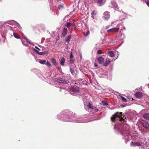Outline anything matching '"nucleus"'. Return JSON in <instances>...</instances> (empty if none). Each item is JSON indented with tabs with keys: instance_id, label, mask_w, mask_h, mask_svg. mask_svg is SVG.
<instances>
[{
	"instance_id": "1",
	"label": "nucleus",
	"mask_w": 149,
	"mask_h": 149,
	"mask_svg": "<svg viewBox=\"0 0 149 149\" xmlns=\"http://www.w3.org/2000/svg\"><path fill=\"white\" fill-rule=\"evenodd\" d=\"M114 128L117 129L124 136V138L125 140L126 143L127 142L126 140L128 141L131 139L132 136L129 133V127L127 125L122 123L118 124L116 123L114 125Z\"/></svg>"
},
{
	"instance_id": "2",
	"label": "nucleus",
	"mask_w": 149,
	"mask_h": 149,
	"mask_svg": "<svg viewBox=\"0 0 149 149\" xmlns=\"http://www.w3.org/2000/svg\"><path fill=\"white\" fill-rule=\"evenodd\" d=\"M122 113L121 112L116 113L111 118L112 121H117L118 120L119 122H121L123 120V119L122 117Z\"/></svg>"
},
{
	"instance_id": "3",
	"label": "nucleus",
	"mask_w": 149,
	"mask_h": 149,
	"mask_svg": "<svg viewBox=\"0 0 149 149\" xmlns=\"http://www.w3.org/2000/svg\"><path fill=\"white\" fill-rule=\"evenodd\" d=\"M84 105L85 109L86 110H87L89 112H92L94 110L90 102H89L86 104L84 102Z\"/></svg>"
},
{
	"instance_id": "4",
	"label": "nucleus",
	"mask_w": 149,
	"mask_h": 149,
	"mask_svg": "<svg viewBox=\"0 0 149 149\" xmlns=\"http://www.w3.org/2000/svg\"><path fill=\"white\" fill-rule=\"evenodd\" d=\"M9 24L10 25L15 26L14 27V28L16 29L17 27H18L20 29L21 28V26L16 21H11L9 22Z\"/></svg>"
},
{
	"instance_id": "5",
	"label": "nucleus",
	"mask_w": 149,
	"mask_h": 149,
	"mask_svg": "<svg viewBox=\"0 0 149 149\" xmlns=\"http://www.w3.org/2000/svg\"><path fill=\"white\" fill-rule=\"evenodd\" d=\"M139 122L142 126L145 128H146L149 127V124L146 121L141 119Z\"/></svg>"
},
{
	"instance_id": "6",
	"label": "nucleus",
	"mask_w": 149,
	"mask_h": 149,
	"mask_svg": "<svg viewBox=\"0 0 149 149\" xmlns=\"http://www.w3.org/2000/svg\"><path fill=\"white\" fill-rule=\"evenodd\" d=\"M110 6L111 7L113 8L114 9L116 10H118V9L119 8V7L117 4L114 1H111L110 4Z\"/></svg>"
},
{
	"instance_id": "7",
	"label": "nucleus",
	"mask_w": 149,
	"mask_h": 149,
	"mask_svg": "<svg viewBox=\"0 0 149 149\" xmlns=\"http://www.w3.org/2000/svg\"><path fill=\"white\" fill-rule=\"evenodd\" d=\"M110 17L109 13L108 11H105L104 13L102 18L104 19L107 20L109 19Z\"/></svg>"
},
{
	"instance_id": "8",
	"label": "nucleus",
	"mask_w": 149,
	"mask_h": 149,
	"mask_svg": "<svg viewBox=\"0 0 149 149\" xmlns=\"http://www.w3.org/2000/svg\"><path fill=\"white\" fill-rule=\"evenodd\" d=\"M56 81L59 83L68 84V81L67 80H65L64 79L61 78H57Z\"/></svg>"
},
{
	"instance_id": "9",
	"label": "nucleus",
	"mask_w": 149,
	"mask_h": 149,
	"mask_svg": "<svg viewBox=\"0 0 149 149\" xmlns=\"http://www.w3.org/2000/svg\"><path fill=\"white\" fill-rule=\"evenodd\" d=\"M118 27H114L112 28L111 29H108L107 31L108 32H117L118 30H119V26H118V25H117Z\"/></svg>"
},
{
	"instance_id": "10",
	"label": "nucleus",
	"mask_w": 149,
	"mask_h": 149,
	"mask_svg": "<svg viewBox=\"0 0 149 149\" xmlns=\"http://www.w3.org/2000/svg\"><path fill=\"white\" fill-rule=\"evenodd\" d=\"M71 89L73 92L75 93L78 92L79 90V88L76 86H72Z\"/></svg>"
},
{
	"instance_id": "11",
	"label": "nucleus",
	"mask_w": 149,
	"mask_h": 149,
	"mask_svg": "<svg viewBox=\"0 0 149 149\" xmlns=\"http://www.w3.org/2000/svg\"><path fill=\"white\" fill-rule=\"evenodd\" d=\"M97 60L100 63H103L104 61V58L102 56H100L97 58Z\"/></svg>"
},
{
	"instance_id": "12",
	"label": "nucleus",
	"mask_w": 149,
	"mask_h": 149,
	"mask_svg": "<svg viewBox=\"0 0 149 149\" xmlns=\"http://www.w3.org/2000/svg\"><path fill=\"white\" fill-rule=\"evenodd\" d=\"M132 142V144H131V146H133V147H135V146H141V143L139 142H135L133 143Z\"/></svg>"
},
{
	"instance_id": "13",
	"label": "nucleus",
	"mask_w": 149,
	"mask_h": 149,
	"mask_svg": "<svg viewBox=\"0 0 149 149\" xmlns=\"http://www.w3.org/2000/svg\"><path fill=\"white\" fill-rule=\"evenodd\" d=\"M135 96L138 98H141L142 97V94L141 92H137L135 94Z\"/></svg>"
},
{
	"instance_id": "14",
	"label": "nucleus",
	"mask_w": 149,
	"mask_h": 149,
	"mask_svg": "<svg viewBox=\"0 0 149 149\" xmlns=\"http://www.w3.org/2000/svg\"><path fill=\"white\" fill-rule=\"evenodd\" d=\"M143 117L147 120H149V113H146L143 115Z\"/></svg>"
},
{
	"instance_id": "15",
	"label": "nucleus",
	"mask_w": 149,
	"mask_h": 149,
	"mask_svg": "<svg viewBox=\"0 0 149 149\" xmlns=\"http://www.w3.org/2000/svg\"><path fill=\"white\" fill-rule=\"evenodd\" d=\"M108 53L109 56L111 57H113L115 56V54L113 51H109Z\"/></svg>"
},
{
	"instance_id": "16",
	"label": "nucleus",
	"mask_w": 149,
	"mask_h": 149,
	"mask_svg": "<svg viewBox=\"0 0 149 149\" xmlns=\"http://www.w3.org/2000/svg\"><path fill=\"white\" fill-rule=\"evenodd\" d=\"M66 25L67 27L68 28H69L71 26L73 27H74L75 26V24H74L68 22H67L66 23Z\"/></svg>"
},
{
	"instance_id": "17",
	"label": "nucleus",
	"mask_w": 149,
	"mask_h": 149,
	"mask_svg": "<svg viewBox=\"0 0 149 149\" xmlns=\"http://www.w3.org/2000/svg\"><path fill=\"white\" fill-rule=\"evenodd\" d=\"M67 32L68 30L67 28L65 27H64L63 29L62 35L63 36H65L67 34Z\"/></svg>"
},
{
	"instance_id": "18",
	"label": "nucleus",
	"mask_w": 149,
	"mask_h": 149,
	"mask_svg": "<svg viewBox=\"0 0 149 149\" xmlns=\"http://www.w3.org/2000/svg\"><path fill=\"white\" fill-rule=\"evenodd\" d=\"M110 62L111 61H110V59H107L105 60V62L104 63L103 65L105 66H107L109 64Z\"/></svg>"
},
{
	"instance_id": "19",
	"label": "nucleus",
	"mask_w": 149,
	"mask_h": 149,
	"mask_svg": "<svg viewBox=\"0 0 149 149\" xmlns=\"http://www.w3.org/2000/svg\"><path fill=\"white\" fill-rule=\"evenodd\" d=\"M65 59L63 57L62 58L60 61V63L61 65L63 66L64 65L65 62Z\"/></svg>"
},
{
	"instance_id": "20",
	"label": "nucleus",
	"mask_w": 149,
	"mask_h": 149,
	"mask_svg": "<svg viewBox=\"0 0 149 149\" xmlns=\"http://www.w3.org/2000/svg\"><path fill=\"white\" fill-rule=\"evenodd\" d=\"M97 3L100 6H102L104 4L103 0H98L97 1Z\"/></svg>"
},
{
	"instance_id": "21",
	"label": "nucleus",
	"mask_w": 149,
	"mask_h": 149,
	"mask_svg": "<svg viewBox=\"0 0 149 149\" xmlns=\"http://www.w3.org/2000/svg\"><path fill=\"white\" fill-rule=\"evenodd\" d=\"M71 38V36L70 35L67 36L65 39V41L67 43H68L69 42Z\"/></svg>"
},
{
	"instance_id": "22",
	"label": "nucleus",
	"mask_w": 149,
	"mask_h": 149,
	"mask_svg": "<svg viewBox=\"0 0 149 149\" xmlns=\"http://www.w3.org/2000/svg\"><path fill=\"white\" fill-rule=\"evenodd\" d=\"M51 61L54 65H57V63H56V60L55 59L52 58L51 59Z\"/></svg>"
},
{
	"instance_id": "23",
	"label": "nucleus",
	"mask_w": 149,
	"mask_h": 149,
	"mask_svg": "<svg viewBox=\"0 0 149 149\" xmlns=\"http://www.w3.org/2000/svg\"><path fill=\"white\" fill-rule=\"evenodd\" d=\"M13 35L14 37L17 38H19V36L18 34L15 33H13Z\"/></svg>"
},
{
	"instance_id": "24",
	"label": "nucleus",
	"mask_w": 149,
	"mask_h": 149,
	"mask_svg": "<svg viewBox=\"0 0 149 149\" xmlns=\"http://www.w3.org/2000/svg\"><path fill=\"white\" fill-rule=\"evenodd\" d=\"M101 103L104 106H107L108 105V104L106 102L104 101H102Z\"/></svg>"
},
{
	"instance_id": "25",
	"label": "nucleus",
	"mask_w": 149,
	"mask_h": 149,
	"mask_svg": "<svg viewBox=\"0 0 149 149\" xmlns=\"http://www.w3.org/2000/svg\"><path fill=\"white\" fill-rule=\"evenodd\" d=\"M63 8L64 6L63 5H58V8L59 10H60L63 9Z\"/></svg>"
},
{
	"instance_id": "26",
	"label": "nucleus",
	"mask_w": 149,
	"mask_h": 149,
	"mask_svg": "<svg viewBox=\"0 0 149 149\" xmlns=\"http://www.w3.org/2000/svg\"><path fill=\"white\" fill-rule=\"evenodd\" d=\"M120 96L121 97L122 100H123V101L124 102H127V99L125 97H123L122 96Z\"/></svg>"
},
{
	"instance_id": "27",
	"label": "nucleus",
	"mask_w": 149,
	"mask_h": 149,
	"mask_svg": "<svg viewBox=\"0 0 149 149\" xmlns=\"http://www.w3.org/2000/svg\"><path fill=\"white\" fill-rule=\"evenodd\" d=\"M39 63L41 64H44L46 63L45 60H41L39 61Z\"/></svg>"
},
{
	"instance_id": "28",
	"label": "nucleus",
	"mask_w": 149,
	"mask_h": 149,
	"mask_svg": "<svg viewBox=\"0 0 149 149\" xmlns=\"http://www.w3.org/2000/svg\"><path fill=\"white\" fill-rule=\"evenodd\" d=\"M97 14V12L95 10H93L91 13V15H96Z\"/></svg>"
},
{
	"instance_id": "29",
	"label": "nucleus",
	"mask_w": 149,
	"mask_h": 149,
	"mask_svg": "<svg viewBox=\"0 0 149 149\" xmlns=\"http://www.w3.org/2000/svg\"><path fill=\"white\" fill-rule=\"evenodd\" d=\"M49 67H50L51 66V64L48 61H47V62L45 63Z\"/></svg>"
},
{
	"instance_id": "30",
	"label": "nucleus",
	"mask_w": 149,
	"mask_h": 149,
	"mask_svg": "<svg viewBox=\"0 0 149 149\" xmlns=\"http://www.w3.org/2000/svg\"><path fill=\"white\" fill-rule=\"evenodd\" d=\"M144 1L147 6L149 7V0H144Z\"/></svg>"
},
{
	"instance_id": "31",
	"label": "nucleus",
	"mask_w": 149,
	"mask_h": 149,
	"mask_svg": "<svg viewBox=\"0 0 149 149\" xmlns=\"http://www.w3.org/2000/svg\"><path fill=\"white\" fill-rule=\"evenodd\" d=\"M97 54H102V51L100 50H99L97 51Z\"/></svg>"
},
{
	"instance_id": "32",
	"label": "nucleus",
	"mask_w": 149,
	"mask_h": 149,
	"mask_svg": "<svg viewBox=\"0 0 149 149\" xmlns=\"http://www.w3.org/2000/svg\"><path fill=\"white\" fill-rule=\"evenodd\" d=\"M89 31H88L86 33H84V35L86 36H87L88 34H89Z\"/></svg>"
},
{
	"instance_id": "33",
	"label": "nucleus",
	"mask_w": 149,
	"mask_h": 149,
	"mask_svg": "<svg viewBox=\"0 0 149 149\" xmlns=\"http://www.w3.org/2000/svg\"><path fill=\"white\" fill-rule=\"evenodd\" d=\"M24 39L27 42L29 43H31L29 41V40L28 38H24Z\"/></svg>"
},
{
	"instance_id": "34",
	"label": "nucleus",
	"mask_w": 149,
	"mask_h": 149,
	"mask_svg": "<svg viewBox=\"0 0 149 149\" xmlns=\"http://www.w3.org/2000/svg\"><path fill=\"white\" fill-rule=\"evenodd\" d=\"M73 57V56L72 55V52H70V58H72Z\"/></svg>"
},
{
	"instance_id": "35",
	"label": "nucleus",
	"mask_w": 149,
	"mask_h": 149,
	"mask_svg": "<svg viewBox=\"0 0 149 149\" xmlns=\"http://www.w3.org/2000/svg\"><path fill=\"white\" fill-rule=\"evenodd\" d=\"M118 56H117L116 58H115V59H112V60H111V61H114L117 58H118Z\"/></svg>"
},
{
	"instance_id": "36",
	"label": "nucleus",
	"mask_w": 149,
	"mask_h": 149,
	"mask_svg": "<svg viewBox=\"0 0 149 149\" xmlns=\"http://www.w3.org/2000/svg\"><path fill=\"white\" fill-rule=\"evenodd\" d=\"M74 62V60L73 59H70V63H73Z\"/></svg>"
},
{
	"instance_id": "37",
	"label": "nucleus",
	"mask_w": 149,
	"mask_h": 149,
	"mask_svg": "<svg viewBox=\"0 0 149 149\" xmlns=\"http://www.w3.org/2000/svg\"><path fill=\"white\" fill-rule=\"evenodd\" d=\"M35 52L36 53H37L38 54V53H39V51H38L37 49H35Z\"/></svg>"
},
{
	"instance_id": "38",
	"label": "nucleus",
	"mask_w": 149,
	"mask_h": 149,
	"mask_svg": "<svg viewBox=\"0 0 149 149\" xmlns=\"http://www.w3.org/2000/svg\"><path fill=\"white\" fill-rule=\"evenodd\" d=\"M35 49H37V50H40V49H39L37 47V46H36L35 47Z\"/></svg>"
},
{
	"instance_id": "39",
	"label": "nucleus",
	"mask_w": 149,
	"mask_h": 149,
	"mask_svg": "<svg viewBox=\"0 0 149 149\" xmlns=\"http://www.w3.org/2000/svg\"><path fill=\"white\" fill-rule=\"evenodd\" d=\"M43 53V52H39L38 54L40 55H42Z\"/></svg>"
},
{
	"instance_id": "40",
	"label": "nucleus",
	"mask_w": 149,
	"mask_h": 149,
	"mask_svg": "<svg viewBox=\"0 0 149 149\" xmlns=\"http://www.w3.org/2000/svg\"><path fill=\"white\" fill-rule=\"evenodd\" d=\"M57 68L59 70H60V69H61V67H57Z\"/></svg>"
},
{
	"instance_id": "41",
	"label": "nucleus",
	"mask_w": 149,
	"mask_h": 149,
	"mask_svg": "<svg viewBox=\"0 0 149 149\" xmlns=\"http://www.w3.org/2000/svg\"><path fill=\"white\" fill-rule=\"evenodd\" d=\"M70 71H71V72L72 73L74 72L73 70H72L71 69H70Z\"/></svg>"
},
{
	"instance_id": "42",
	"label": "nucleus",
	"mask_w": 149,
	"mask_h": 149,
	"mask_svg": "<svg viewBox=\"0 0 149 149\" xmlns=\"http://www.w3.org/2000/svg\"><path fill=\"white\" fill-rule=\"evenodd\" d=\"M98 111V109H95L94 110L95 112H97Z\"/></svg>"
},
{
	"instance_id": "43",
	"label": "nucleus",
	"mask_w": 149,
	"mask_h": 149,
	"mask_svg": "<svg viewBox=\"0 0 149 149\" xmlns=\"http://www.w3.org/2000/svg\"><path fill=\"white\" fill-rule=\"evenodd\" d=\"M94 65H95V67H96L97 66H98L95 63L94 64Z\"/></svg>"
},
{
	"instance_id": "44",
	"label": "nucleus",
	"mask_w": 149,
	"mask_h": 149,
	"mask_svg": "<svg viewBox=\"0 0 149 149\" xmlns=\"http://www.w3.org/2000/svg\"><path fill=\"white\" fill-rule=\"evenodd\" d=\"M109 26H106V29H108L109 28Z\"/></svg>"
},
{
	"instance_id": "45",
	"label": "nucleus",
	"mask_w": 149,
	"mask_h": 149,
	"mask_svg": "<svg viewBox=\"0 0 149 149\" xmlns=\"http://www.w3.org/2000/svg\"><path fill=\"white\" fill-rule=\"evenodd\" d=\"M91 17L93 18V19H94V16L93 15H91Z\"/></svg>"
},
{
	"instance_id": "46",
	"label": "nucleus",
	"mask_w": 149,
	"mask_h": 149,
	"mask_svg": "<svg viewBox=\"0 0 149 149\" xmlns=\"http://www.w3.org/2000/svg\"><path fill=\"white\" fill-rule=\"evenodd\" d=\"M68 121H72L71 120H70Z\"/></svg>"
},
{
	"instance_id": "47",
	"label": "nucleus",
	"mask_w": 149,
	"mask_h": 149,
	"mask_svg": "<svg viewBox=\"0 0 149 149\" xmlns=\"http://www.w3.org/2000/svg\"><path fill=\"white\" fill-rule=\"evenodd\" d=\"M77 122H78V123H81V122L80 121H77Z\"/></svg>"
},
{
	"instance_id": "48",
	"label": "nucleus",
	"mask_w": 149,
	"mask_h": 149,
	"mask_svg": "<svg viewBox=\"0 0 149 149\" xmlns=\"http://www.w3.org/2000/svg\"><path fill=\"white\" fill-rule=\"evenodd\" d=\"M16 30V29H13V30Z\"/></svg>"
},
{
	"instance_id": "49",
	"label": "nucleus",
	"mask_w": 149,
	"mask_h": 149,
	"mask_svg": "<svg viewBox=\"0 0 149 149\" xmlns=\"http://www.w3.org/2000/svg\"><path fill=\"white\" fill-rule=\"evenodd\" d=\"M124 29H125V27H124Z\"/></svg>"
},
{
	"instance_id": "50",
	"label": "nucleus",
	"mask_w": 149,
	"mask_h": 149,
	"mask_svg": "<svg viewBox=\"0 0 149 149\" xmlns=\"http://www.w3.org/2000/svg\"><path fill=\"white\" fill-rule=\"evenodd\" d=\"M147 149H149V148H147Z\"/></svg>"
}]
</instances>
